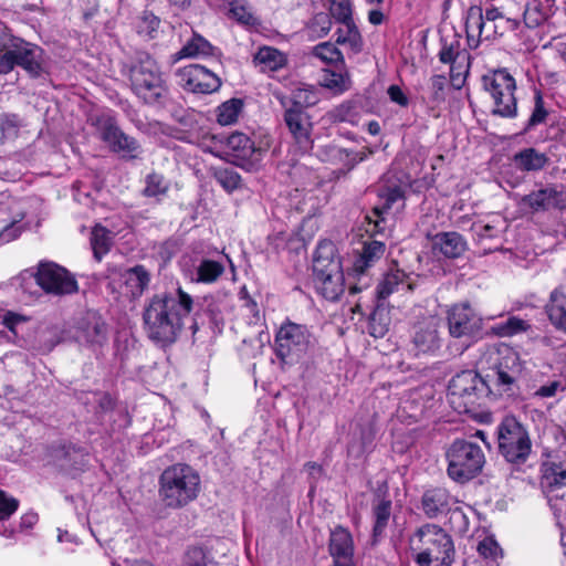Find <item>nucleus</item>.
Segmentation results:
<instances>
[{"label":"nucleus","mask_w":566,"mask_h":566,"mask_svg":"<svg viewBox=\"0 0 566 566\" xmlns=\"http://www.w3.org/2000/svg\"><path fill=\"white\" fill-rule=\"evenodd\" d=\"M447 318L449 333L454 338H478L482 334V318L468 303L453 305Z\"/></svg>","instance_id":"13"},{"label":"nucleus","mask_w":566,"mask_h":566,"mask_svg":"<svg viewBox=\"0 0 566 566\" xmlns=\"http://www.w3.org/2000/svg\"><path fill=\"white\" fill-rule=\"evenodd\" d=\"M374 527L373 539L377 542L385 535V531L389 524L391 516V501L389 499H380L373 507Z\"/></svg>","instance_id":"39"},{"label":"nucleus","mask_w":566,"mask_h":566,"mask_svg":"<svg viewBox=\"0 0 566 566\" xmlns=\"http://www.w3.org/2000/svg\"><path fill=\"white\" fill-rule=\"evenodd\" d=\"M180 77L184 88L192 93L210 94L218 91L221 86L220 78L199 64H190L184 67L180 72Z\"/></svg>","instance_id":"16"},{"label":"nucleus","mask_w":566,"mask_h":566,"mask_svg":"<svg viewBox=\"0 0 566 566\" xmlns=\"http://www.w3.org/2000/svg\"><path fill=\"white\" fill-rule=\"evenodd\" d=\"M513 163L522 172H534L544 169L548 165L549 158L545 153H541L534 147H527L513 156Z\"/></svg>","instance_id":"32"},{"label":"nucleus","mask_w":566,"mask_h":566,"mask_svg":"<svg viewBox=\"0 0 566 566\" xmlns=\"http://www.w3.org/2000/svg\"><path fill=\"white\" fill-rule=\"evenodd\" d=\"M323 85L336 94H342L350 88L352 81L347 72H326L323 78Z\"/></svg>","instance_id":"49"},{"label":"nucleus","mask_w":566,"mask_h":566,"mask_svg":"<svg viewBox=\"0 0 566 566\" xmlns=\"http://www.w3.org/2000/svg\"><path fill=\"white\" fill-rule=\"evenodd\" d=\"M539 485L549 505L556 512L564 511L566 505V468L562 463L545 462L541 469Z\"/></svg>","instance_id":"12"},{"label":"nucleus","mask_w":566,"mask_h":566,"mask_svg":"<svg viewBox=\"0 0 566 566\" xmlns=\"http://www.w3.org/2000/svg\"><path fill=\"white\" fill-rule=\"evenodd\" d=\"M19 501L0 490V521L8 520L17 512Z\"/></svg>","instance_id":"56"},{"label":"nucleus","mask_w":566,"mask_h":566,"mask_svg":"<svg viewBox=\"0 0 566 566\" xmlns=\"http://www.w3.org/2000/svg\"><path fill=\"white\" fill-rule=\"evenodd\" d=\"M479 554L485 558L496 562L499 557H502V549L497 542L493 537H485L478 545Z\"/></svg>","instance_id":"54"},{"label":"nucleus","mask_w":566,"mask_h":566,"mask_svg":"<svg viewBox=\"0 0 566 566\" xmlns=\"http://www.w3.org/2000/svg\"><path fill=\"white\" fill-rule=\"evenodd\" d=\"M465 32L468 46L471 50L479 48L482 40H490L497 34V27L489 29L482 18V8L480 6H470L465 17Z\"/></svg>","instance_id":"22"},{"label":"nucleus","mask_w":566,"mask_h":566,"mask_svg":"<svg viewBox=\"0 0 566 566\" xmlns=\"http://www.w3.org/2000/svg\"><path fill=\"white\" fill-rule=\"evenodd\" d=\"M522 203L533 212L566 209V190L563 186L549 184L522 198Z\"/></svg>","instance_id":"15"},{"label":"nucleus","mask_w":566,"mask_h":566,"mask_svg":"<svg viewBox=\"0 0 566 566\" xmlns=\"http://www.w3.org/2000/svg\"><path fill=\"white\" fill-rule=\"evenodd\" d=\"M125 284L132 287L130 293L137 296L142 293V268L134 266L125 272Z\"/></svg>","instance_id":"57"},{"label":"nucleus","mask_w":566,"mask_h":566,"mask_svg":"<svg viewBox=\"0 0 566 566\" xmlns=\"http://www.w3.org/2000/svg\"><path fill=\"white\" fill-rule=\"evenodd\" d=\"M482 84L493 99L492 115L502 118L517 116L516 82L506 69L489 71L482 76Z\"/></svg>","instance_id":"6"},{"label":"nucleus","mask_w":566,"mask_h":566,"mask_svg":"<svg viewBox=\"0 0 566 566\" xmlns=\"http://www.w3.org/2000/svg\"><path fill=\"white\" fill-rule=\"evenodd\" d=\"M314 284L324 298L335 302L344 292V273L314 279Z\"/></svg>","instance_id":"38"},{"label":"nucleus","mask_w":566,"mask_h":566,"mask_svg":"<svg viewBox=\"0 0 566 566\" xmlns=\"http://www.w3.org/2000/svg\"><path fill=\"white\" fill-rule=\"evenodd\" d=\"M293 105L296 111H306V108L318 103L317 92L311 86H297L292 90Z\"/></svg>","instance_id":"45"},{"label":"nucleus","mask_w":566,"mask_h":566,"mask_svg":"<svg viewBox=\"0 0 566 566\" xmlns=\"http://www.w3.org/2000/svg\"><path fill=\"white\" fill-rule=\"evenodd\" d=\"M10 45L17 65L25 70L31 76L38 77L42 72V50L22 39H12Z\"/></svg>","instance_id":"23"},{"label":"nucleus","mask_w":566,"mask_h":566,"mask_svg":"<svg viewBox=\"0 0 566 566\" xmlns=\"http://www.w3.org/2000/svg\"><path fill=\"white\" fill-rule=\"evenodd\" d=\"M195 308V301L181 287L175 294L161 293L155 295L144 308V325L147 337L160 345L167 346L177 340Z\"/></svg>","instance_id":"1"},{"label":"nucleus","mask_w":566,"mask_h":566,"mask_svg":"<svg viewBox=\"0 0 566 566\" xmlns=\"http://www.w3.org/2000/svg\"><path fill=\"white\" fill-rule=\"evenodd\" d=\"M447 78L444 75L436 74L429 80L427 103L437 107L446 101Z\"/></svg>","instance_id":"44"},{"label":"nucleus","mask_w":566,"mask_h":566,"mask_svg":"<svg viewBox=\"0 0 566 566\" xmlns=\"http://www.w3.org/2000/svg\"><path fill=\"white\" fill-rule=\"evenodd\" d=\"M450 65V83L454 90H461L469 75L472 56L471 54H462L454 63H447Z\"/></svg>","instance_id":"40"},{"label":"nucleus","mask_w":566,"mask_h":566,"mask_svg":"<svg viewBox=\"0 0 566 566\" xmlns=\"http://www.w3.org/2000/svg\"><path fill=\"white\" fill-rule=\"evenodd\" d=\"M386 251V245L381 241L373 240L365 242L359 255L355 259L353 271L357 275L365 274L377 261H379Z\"/></svg>","instance_id":"31"},{"label":"nucleus","mask_w":566,"mask_h":566,"mask_svg":"<svg viewBox=\"0 0 566 566\" xmlns=\"http://www.w3.org/2000/svg\"><path fill=\"white\" fill-rule=\"evenodd\" d=\"M482 18L483 21L486 22V25L489 29H492L494 25L497 27L496 21L503 20L504 15L503 13L495 7L488 8L485 12L482 11Z\"/></svg>","instance_id":"62"},{"label":"nucleus","mask_w":566,"mask_h":566,"mask_svg":"<svg viewBox=\"0 0 566 566\" xmlns=\"http://www.w3.org/2000/svg\"><path fill=\"white\" fill-rule=\"evenodd\" d=\"M366 220L368 221V224L370 228L367 229L368 232L371 233H382L385 231V216L375 217L373 216H366Z\"/></svg>","instance_id":"63"},{"label":"nucleus","mask_w":566,"mask_h":566,"mask_svg":"<svg viewBox=\"0 0 566 566\" xmlns=\"http://www.w3.org/2000/svg\"><path fill=\"white\" fill-rule=\"evenodd\" d=\"M439 61L443 64L454 63L462 54H470L462 48L461 35L457 32L440 39Z\"/></svg>","instance_id":"37"},{"label":"nucleus","mask_w":566,"mask_h":566,"mask_svg":"<svg viewBox=\"0 0 566 566\" xmlns=\"http://www.w3.org/2000/svg\"><path fill=\"white\" fill-rule=\"evenodd\" d=\"M328 552L334 560L332 566H355L354 542L347 528L336 526L331 532Z\"/></svg>","instance_id":"20"},{"label":"nucleus","mask_w":566,"mask_h":566,"mask_svg":"<svg viewBox=\"0 0 566 566\" xmlns=\"http://www.w3.org/2000/svg\"><path fill=\"white\" fill-rule=\"evenodd\" d=\"M387 94L392 103L401 107H407L409 105V97L399 85H390L387 90Z\"/></svg>","instance_id":"60"},{"label":"nucleus","mask_w":566,"mask_h":566,"mask_svg":"<svg viewBox=\"0 0 566 566\" xmlns=\"http://www.w3.org/2000/svg\"><path fill=\"white\" fill-rule=\"evenodd\" d=\"M224 273V265L216 260L200 259L189 274V279L195 283L211 284L217 282Z\"/></svg>","instance_id":"33"},{"label":"nucleus","mask_w":566,"mask_h":566,"mask_svg":"<svg viewBox=\"0 0 566 566\" xmlns=\"http://www.w3.org/2000/svg\"><path fill=\"white\" fill-rule=\"evenodd\" d=\"M23 219V212L18 211L14 214H10L8 207L0 205V241L2 243L10 242L21 234L23 230L21 221Z\"/></svg>","instance_id":"34"},{"label":"nucleus","mask_w":566,"mask_h":566,"mask_svg":"<svg viewBox=\"0 0 566 566\" xmlns=\"http://www.w3.org/2000/svg\"><path fill=\"white\" fill-rule=\"evenodd\" d=\"M253 62L261 72H276L287 64L286 55L272 46H262L254 54Z\"/></svg>","instance_id":"35"},{"label":"nucleus","mask_w":566,"mask_h":566,"mask_svg":"<svg viewBox=\"0 0 566 566\" xmlns=\"http://www.w3.org/2000/svg\"><path fill=\"white\" fill-rule=\"evenodd\" d=\"M216 181L228 192H232L241 185V176L232 168H219L213 172Z\"/></svg>","instance_id":"50"},{"label":"nucleus","mask_w":566,"mask_h":566,"mask_svg":"<svg viewBox=\"0 0 566 566\" xmlns=\"http://www.w3.org/2000/svg\"><path fill=\"white\" fill-rule=\"evenodd\" d=\"M427 239L431 242L432 252L434 254L439 253L447 259L461 258L468 250L467 240L457 231L428 233Z\"/></svg>","instance_id":"21"},{"label":"nucleus","mask_w":566,"mask_h":566,"mask_svg":"<svg viewBox=\"0 0 566 566\" xmlns=\"http://www.w3.org/2000/svg\"><path fill=\"white\" fill-rule=\"evenodd\" d=\"M314 55L326 63H340L344 64L342 52L337 46L331 42H323L314 48Z\"/></svg>","instance_id":"53"},{"label":"nucleus","mask_w":566,"mask_h":566,"mask_svg":"<svg viewBox=\"0 0 566 566\" xmlns=\"http://www.w3.org/2000/svg\"><path fill=\"white\" fill-rule=\"evenodd\" d=\"M242 108L243 102L240 98H231L222 103L217 108V122L223 126L234 124Z\"/></svg>","instance_id":"43"},{"label":"nucleus","mask_w":566,"mask_h":566,"mask_svg":"<svg viewBox=\"0 0 566 566\" xmlns=\"http://www.w3.org/2000/svg\"><path fill=\"white\" fill-rule=\"evenodd\" d=\"M442 319L427 315L415 322L410 329V352L416 356H434L442 346Z\"/></svg>","instance_id":"8"},{"label":"nucleus","mask_w":566,"mask_h":566,"mask_svg":"<svg viewBox=\"0 0 566 566\" xmlns=\"http://www.w3.org/2000/svg\"><path fill=\"white\" fill-rule=\"evenodd\" d=\"M448 476L464 484L478 476L485 464L481 446L470 439H455L446 450Z\"/></svg>","instance_id":"4"},{"label":"nucleus","mask_w":566,"mask_h":566,"mask_svg":"<svg viewBox=\"0 0 566 566\" xmlns=\"http://www.w3.org/2000/svg\"><path fill=\"white\" fill-rule=\"evenodd\" d=\"M171 102L168 74L163 72L158 62L150 56L144 57V104L161 112Z\"/></svg>","instance_id":"9"},{"label":"nucleus","mask_w":566,"mask_h":566,"mask_svg":"<svg viewBox=\"0 0 566 566\" xmlns=\"http://www.w3.org/2000/svg\"><path fill=\"white\" fill-rule=\"evenodd\" d=\"M316 156L324 163L338 166L343 171L352 170L359 161L363 160V158L358 157L356 153L349 151L334 144L319 146L316 150Z\"/></svg>","instance_id":"26"},{"label":"nucleus","mask_w":566,"mask_h":566,"mask_svg":"<svg viewBox=\"0 0 566 566\" xmlns=\"http://www.w3.org/2000/svg\"><path fill=\"white\" fill-rule=\"evenodd\" d=\"M230 12L240 22L247 25L255 23V17L243 4L231 3Z\"/></svg>","instance_id":"59"},{"label":"nucleus","mask_w":566,"mask_h":566,"mask_svg":"<svg viewBox=\"0 0 566 566\" xmlns=\"http://www.w3.org/2000/svg\"><path fill=\"white\" fill-rule=\"evenodd\" d=\"M549 112L545 107V102L542 92L535 91L534 107L521 134H527L535 129L538 125L545 124Z\"/></svg>","instance_id":"41"},{"label":"nucleus","mask_w":566,"mask_h":566,"mask_svg":"<svg viewBox=\"0 0 566 566\" xmlns=\"http://www.w3.org/2000/svg\"><path fill=\"white\" fill-rule=\"evenodd\" d=\"M91 245H92L95 259L97 261H101V259L111 249V245H112L111 232L102 226L94 227L92 230V234H91Z\"/></svg>","instance_id":"42"},{"label":"nucleus","mask_w":566,"mask_h":566,"mask_svg":"<svg viewBox=\"0 0 566 566\" xmlns=\"http://www.w3.org/2000/svg\"><path fill=\"white\" fill-rule=\"evenodd\" d=\"M407 291H413L415 283L409 274L398 268H391L378 283L376 287V296L379 300L387 298L390 294L398 291L399 289Z\"/></svg>","instance_id":"27"},{"label":"nucleus","mask_w":566,"mask_h":566,"mask_svg":"<svg viewBox=\"0 0 566 566\" xmlns=\"http://www.w3.org/2000/svg\"><path fill=\"white\" fill-rule=\"evenodd\" d=\"M216 48L202 35L193 32L190 40L176 53L178 60L186 57L212 56Z\"/></svg>","instance_id":"36"},{"label":"nucleus","mask_w":566,"mask_h":566,"mask_svg":"<svg viewBox=\"0 0 566 566\" xmlns=\"http://www.w3.org/2000/svg\"><path fill=\"white\" fill-rule=\"evenodd\" d=\"M489 382L474 370H463L457 374L449 384L450 396L463 399L464 406H474L482 397L491 394Z\"/></svg>","instance_id":"11"},{"label":"nucleus","mask_w":566,"mask_h":566,"mask_svg":"<svg viewBox=\"0 0 566 566\" xmlns=\"http://www.w3.org/2000/svg\"><path fill=\"white\" fill-rule=\"evenodd\" d=\"M170 182L159 174H150L146 179V188L144 195L147 197H154L157 201H160L168 192Z\"/></svg>","instance_id":"47"},{"label":"nucleus","mask_w":566,"mask_h":566,"mask_svg":"<svg viewBox=\"0 0 566 566\" xmlns=\"http://www.w3.org/2000/svg\"><path fill=\"white\" fill-rule=\"evenodd\" d=\"M329 15L337 22H352L354 20L352 0H329Z\"/></svg>","instance_id":"52"},{"label":"nucleus","mask_w":566,"mask_h":566,"mask_svg":"<svg viewBox=\"0 0 566 566\" xmlns=\"http://www.w3.org/2000/svg\"><path fill=\"white\" fill-rule=\"evenodd\" d=\"M492 370V381L497 391L500 394L511 391L523 371L518 353L510 346L500 347Z\"/></svg>","instance_id":"10"},{"label":"nucleus","mask_w":566,"mask_h":566,"mask_svg":"<svg viewBox=\"0 0 566 566\" xmlns=\"http://www.w3.org/2000/svg\"><path fill=\"white\" fill-rule=\"evenodd\" d=\"M528 327L530 325L524 319L511 316L505 322L492 326V333L500 337H506L525 332Z\"/></svg>","instance_id":"48"},{"label":"nucleus","mask_w":566,"mask_h":566,"mask_svg":"<svg viewBox=\"0 0 566 566\" xmlns=\"http://www.w3.org/2000/svg\"><path fill=\"white\" fill-rule=\"evenodd\" d=\"M101 139L115 153L128 154L135 149V142L126 136L116 125L113 117L103 115L96 118Z\"/></svg>","instance_id":"19"},{"label":"nucleus","mask_w":566,"mask_h":566,"mask_svg":"<svg viewBox=\"0 0 566 566\" xmlns=\"http://www.w3.org/2000/svg\"><path fill=\"white\" fill-rule=\"evenodd\" d=\"M199 473L189 464L176 463L159 476V496L170 509H181L195 501L200 492Z\"/></svg>","instance_id":"3"},{"label":"nucleus","mask_w":566,"mask_h":566,"mask_svg":"<svg viewBox=\"0 0 566 566\" xmlns=\"http://www.w3.org/2000/svg\"><path fill=\"white\" fill-rule=\"evenodd\" d=\"M182 564L184 566H219L211 554L200 546L189 547L184 555Z\"/></svg>","instance_id":"46"},{"label":"nucleus","mask_w":566,"mask_h":566,"mask_svg":"<svg viewBox=\"0 0 566 566\" xmlns=\"http://www.w3.org/2000/svg\"><path fill=\"white\" fill-rule=\"evenodd\" d=\"M283 119L298 149L302 153L313 149V123L307 112L290 109L289 113L283 114Z\"/></svg>","instance_id":"18"},{"label":"nucleus","mask_w":566,"mask_h":566,"mask_svg":"<svg viewBox=\"0 0 566 566\" xmlns=\"http://www.w3.org/2000/svg\"><path fill=\"white\" fill-rule=\"evenodd\" d=\"M342 262L336 255L335 245L331 241L318 243L313 256L314 279L342 273Z\"/></svg>","instance_id":"24"},{"label":"nucleus","mask_w":566,"mask_h":566,"mask_svg":"<svg viewBox=\"0 0 566 566\" xmlns=\"http://www.w3.org/2000/svg\"><path fill=\"white\" fill-rule=\"evenodd\" d=\"M496 433L499 454L513 471H520L532 451L528 431L515 417L507 416L497 426Z\"/></svg>","instance_id":"5"},{"label":"nucleus","mask_w":566,"mask_h":566,"mask_svg":"<svg viewBox=\"0 0 566 566\" xmlns=\"http://www.w3.org/2000/svg\"><path fill=\"white\" fill-rule=\"evenodd\" d=\"M545 312L552 325L566 333V294L562 289L556 287L551 292Z\"/></svg>","instance_id":"30"},{"label":"nucleus","mask_w":566,"mask_h":566,"mask_svg":"<svg viewBox=\"0 0 566 566\" xmlns=\"http://www.w3.org/2000/svg\"><path fill=\"white\" fill-rule=\"evenodd\" d=\"M506 229V220L500 216H495L490 221L479 220L473 222L470 231L476 244L483 247L485 252H492L499 249L501 239Z\"/></svg>","instance_id":"17"},{"label":"nucleus","mask_w":566,"mask_h":566,"mask_svg":"<svg viewBox=\"0 0 566 566\" xmlns=\"http://www.w3.org/2000/svg\"><path fill=\"white\" fill-rule=\"evenodd\" d=\"M409 543L413 560L419 566H451L454 562L453 539L438 524H423L416 530Z\"/></svg>","instance_id":"2"},{"label":"nucleus","mask_w":566,"mask_h":566,"mask_svg":"<svg viewBox=\"0 0 566 566\" xmlns=\"http://www.w3.org/2000/svg\"><path fill=\"white\" fill-rule=\"evenodd\" d=\"M310 29L316 36H325L332 29L331 15L325 12L316 13L311 20Z\"/></svg>","instance_id":"55"},{"label":"nucleus","mask_w":566,"mask_h":566,"mask_svg":"<svg viewBox=\"0 0 566 566\" xmlns=\"http://www.w3.org/2000/svg\"><path fill=\"white\" fill-rule=\"evenodd\" d=\"M374 441V432L371 429L363 428L360 430V446L356 450L355 444H350L348 447V452L354 453L356 452V455H359L365 452H369L371 450V444Z\"/></svg>","instance_id":"58"},{"label":"nucleus","mask_w":566,"mask_h":566,"mask_svg":"<svg viewBox=\"0 0 566 566\" xmlns=\"http://www.w3.org/2000/svg\"><path fill=\"white\" fill-rule=\"evenodd\" d=\"M227 154L238 165L251 160L256 151L254 142L248 135L240 132H234L227 138Z\"/></svg>","instance_id":"29"},{"label":"nucleus","mask_w":566,"mask_h":566,"mask_svg":"<svg viewBox=\"0 0 566 566\" xmlns=\"http://www.w3.org/2000/svg\"><path fill=\"white\" fill-rule=\"evenodd\" d=\"M451 496L443 488H432L422 494L421 506L429 518H434L450 510Z\"/></svg>","instance_id":"28"},{"label":"nucleus","mask_w":566,"mask_h":566,"mask_svg":"<svg viewBox=\"0 0 566 566\" xmlns=\"http://www.w3.org/2000/svg\"><path fill=\"white\" fill-rule=\"evenodd\" d=\"M340 24H343V27L336 31V42L339 44L348 43L352 46H357L361 41V36L354 20L352 22H342Z\"/></svg>","instance_id":"51"},{"label":"nucleus","mask_w":566,"mask_h":566,"mask_svg":"<svg viewBox=\"0 0 566 566\" xmlns=\"http://www.w3.org/2000/svg\"><path fill=\"white\" fill-rule=\"evenodd\" d=\"M275 354L284 364L293 365L303 359L314 346V337L308 327L286 321L275 334Z\"/></svg>","instance_id":"7"},{"label":"nucleus","mask_w":566,"mask_h":566,"mask_svg":"<svg viewBox=\"0 0 566 566\" xmlns=\"http://www.w3.org/2000/svg\"><path fill=\"white\" fill-rule=\"evenodd\" d=\"M0 126L3 134L14 133L19 126V118L15 115H4L1 118Z\"/></svg>","instance_id":"64"},{"label":"nucleus","mask_w":566,"mask_h":566,"mask_svg":"<svg viewBox=\"0 0 566 566\" xmlns=\"http://www.w3.org/2000/svg\"><path fill=\"white\" fill-rule=\"evenodd\" d=\"M35 281L46 293L63 295L77 291L75 279L64 268L51 262L39 264Z\"/></svg>","instance_id":"14"},{"label":"nucleus","mask_w":566,"mask_h":566,"mask_svg":"<svg viewBox=\"0 0 566 566\" xmlns=\"http://www.w3.org/2000/svg\"><path fill=\"white\" fill-rule=\"evenodd\" d=\"M17 65V61L14 59L11 45L6 50V52L0 55V74H9L14 66Z\"/></svg>","instance_id":"61"},{"label":"nucleus","mask_w":566,"mask_h":566,"mask_svg":"<svg viewBox=\"0 0 566 566\" xmlns=\"http://www.w3.org/2000/svg\"><path fill=\"white\" fill-rule=\"evenodd\" d=\"M406 190L401 185L387 184L378 190V201L373 208V214L380 217L391 210H400L405 207Z\"/></svg>","instance_id":"25"}]
</instances>
